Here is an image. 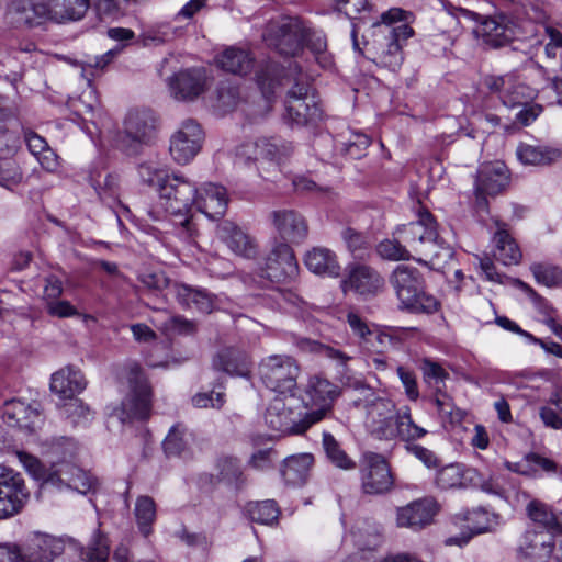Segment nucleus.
Segmentation results:
<instances>
[{"label":"nucleus","mask_w":562,"mask_h":562,"mask_svg":"<svg viewBox=\"0 0 562 562\" xmlns=\"http://www.w3.org/2000/svg\"><path fill=\"white\" fill-rule=\"evenodd\" d=\"M65 544L59 538L34 533L21 550V555L26 562H52L55 557L64 552Z\"/></svg>","instance_id":"obj_25"},{"label":"nucleus","mask_w":562,"mask_h":562,"mask_svg":"<svg viewBox=\"0 0 562 562\" xmlns=\"http://www.w3.org/2000/svg\"><path fill=\"white\" fill-rule=\"evenodd\" d=\"M376 252L382 259L390 261L416 259L398 235L382 240L376 246Z\"/></svg>","instance_id":"obj_50"},{"label":"nucleus","mask_w":562,"mask_h":562,"mask_svg":"<svg viewBox=\"0 0 562 562\" xmlns=\"http://www.w3.org/2000/svg\"><path fill=\"white\" fill-rule=\"evenodd\" d=\"M218 235L235 254L251 258L256 255L255 240L235 223L225 221L218 227Z\"/></svg>","instance_id":"obj_32"},{"label":"nucleus","mask_w":562,"mask_h":562,"mask_svg":"<svg viewBox=\"0 0 562 562\" xmlns=\"http://www.w3.org/2000/svg\"><path fill=\"white\" fill-rule=\"evenodd\" d=\"M308 34V25L296 16L283 18L267 25L262 36L269 46L281 55L296 56L303 48Z\"/></svg>","instance_id":"obj_10"},{"label":"nucleus","mask_w":562,"mask_h":562,"mask_svg":"<svg viewBox=\"0 0 562 562\" xmlns=\"http://www.w3.org/2000/svg\"><path fill=\"white\" fill-rule=\"evenodd\" d=\"M323 446L327 458L338 468L350 470L356 467V463L347 456L340 448V445L330 434L323 435Z\"/></svg>","instance_id":"obj_55"},{"label":"nucleus","mask_w":562,"mask_h":562,"mask_svg":"<svg viewBox=\"0 0 562 562\" xmlns=\"http://www.w3.org/2000/svg\"><path fill=\"white\" fill-rule=\"evenodd\" d=\"M128 392L112 415L122 423L146 420L151 412V386L138 364H131L127 372Z\"/></svg>","instance_id":"obj_6"},{"label":"nucleus","mask_w":562,"mask_h":562,"mask_svg":"<svg viewBox=\"0 0 562 562\" xmlns=\"http://www.w3.org/2000/svg\"><path fill=\"white\" fill-rule=\"evenodd\" d=\"M217 63L225 71L246 75L252 68L254 59L247 50L229 47L217 57Z\"/></svg>","instance_id":"obj_40"},{"label":"nucleus","mask_w":562,"mask_h":562,"mask_svg":"<svg viewBox=\"0 0 562 562\" xmlns=\"http://www.w3.org/2000/svg\"><path fill=\"white\" fill-rule=\"evenodd\" d=\"M135 517L140 532L147 537L151 532V524L156 518V504L149 496L143 495L136 499Z\"/></svg>","instance_id":"obj_51"},{"label":"nucleus","mask_w":562,"mask_h":562,"mask_svg":"<svg viewBox=\"0 0 562 562\" xmlns=\"http://www.w3.org/2000/svg\"><path fill=\"white\" fill-rule=\"evenodd\" d=\"M526 513L530 520L547 529V533H555L562 529L551 506L539 499H531L526 507Z\"/></svg>","instance_id":"obj_41"},{"label":"nucleus","mask_w":562,"mask_h":562,"mask_svg":"<svg viewBox=\"0 0 562 562\" xmlns=\"http://www.w3.org/2000/svg\"><path fill=\"white\" fill-rule=\"evenodd\" d=\"M87 382L79 370L66 367L55 372L50 380V390L61 398H72L85 390Z\"/></svg>","instance_id":"obj_34"},{"label":"nucleus","mask_w":562,"mask_h":562,"mask_svg":"<svg viewBox=\"0 0 562 562\" xmlns=\"http://www.w3.org/2000/svg\"><path fill=\"white\" fill-rule=\"evenodd\" d=\"M247 513L252 521L271 525L278 520L280 509L274 501L267 499L248 504Z\"/></svg>","instance_id":"obj_52"},{"label":"nucleus","mask_w":562,"mask_h":562,"mask_svg":"<svg viewBox=\"0 0 562 562\" xmlns=\"http://www.w3.org/2000/svg\"><path fill=\"white\" fill-rule=\"evenodd\" d=\"M194 205L198 211L211 220L224 216L228 205L227 191L216 183H204L196 188Z\"/></svg>","instance_id":"obj_24"},{"label":"nucleus","mask_w":562,"mask_h":562,"mask_svg":"<svg viewBox=\"0 0 562 562\" xmlns=\"http://www.w3.org/2000/svg\"><path fill=\"white\" fill-rule=\"evenodd\" d=\"M342 385L346 391H351L352 395V404L358 408L364 401V397H369V393H374L375 391L369 386L362 379L346 375L342 378Z\"/></svg>","instance_id":"obj_59"},{"label":"nucleus","mask_w":562,"mask_h":562,"mask_svg":"<svg viewBox=\"0 0 562 562\" xmlns=\"http://www.w3.org/2000/svg\"><path fill=\"white\" fill-rule=\"evenodd\" d=\"M157 130V119L149 110L130 111L124 121L121 145L127 154H136L139 146L149 145Z\"/></svg>","instance_id":"obj_12"},{"label":"nucleus","mask_w":562,"mask_h":562,"mask_svg":"<svg viewBox=\"0 0 562 562\" xmlns=\"http://www.w3.org/2000/svg\"><path fill=\"white\" fill-rule=\"evenodd\" d=\"M294 70L295 74L286 77L293 83L286 94L285 119L293 125L305 126L321 119L322 109L307 75L297 66Z\"/></svg>","instance_id":"obj_4"},{"label":"nucleus","mask_w":562,"mask_h":562,"mask_svg":"<svg viewBox=\"0 0 562 562\" xmlns=\"http://www.w3.org/2000/svg\"><path fill=\"white\" fill-rule=\"evenodd\" d=\"M3 419L11 427H19L31 432L34 431L42 422L37 407H32L19 400L5 402Z\"/></svg>","instance_id":"obj_30"},{"label":"nucleus","mask_w":562,"mask_h":562,"mask_svg":"<svg viewBox=\"0 0 562 562\" xmlns=\"http://www.w3.org/2000/svg\"><path fill=\"white\" fill-rule=\"evenodd\" d=\"M16 21L27 26H36L50 20V10L48 2L33 3L31 1H20L16 4Z\"/></svg>","instance_id":"obj_43"},{"label":"nucleus","mask_w":562,"mask_h":562,"mask_svg":"<svg viewBox=\"0 0 562 562\" xmlns=\"http://www.w3.org/2000/svg\"><path fill=\"white\" fill-rule=\"evenodd\" d=\"M138 280L153 292H161L169 284V279L161 271L145 270L138 276Z\"/></svg>","instance_id":"obj_64"},{"label":"nucleus","mask_w":562,"mask_h":562,"mask_svg":"<svg viewBox=\"0 0 562 562\" xmlns=\"http://www.w3.org/2000/svg\"><path fill=\"white\" fill-rule=\"evenodd\" d=\"M138 176L144 183L156 187L158 193H160L161 187L165 186L171 177L165 167L153 161L140 164L138 166Z\"/></svg>","instance_id":"obj_53"},{"label":"nucleus","mask_w":562,"mask_h":562,"mask_svg":"<svg viewBox=\"0 0 562 562\" xmlns=\"http://www.w3.org/2000/svg\"><path fill=\"white\" fill-rule=\"evenodd\" d=\"M196 188L194 184L180 175H171L170 179L161 187L159 193V206L146 211L153 222H161L166 215L179 218L175 225H179L182 234L191 238L193 226L189 216L191 206L194 204Z\"/></svg>","instance_id":"obj_2"},{"label":"nucleus","mask_w":562,"mask_h":562,"mask_svg":"<svg viewBox=\"0 0 562 562\" xmlns=\"http://www.w3.org/2000/svg\"><path fill=\"white\" fill-rule=\"evenodd\" d=\"M439 512L438 503L431 497L414 501L396 509V526L418 531L429 526Z\"/></svg>","instance_id":"obj_20"},{"label":"nucleus","mask_w":562,"mask_h":562,"mask_svg":"<svg viewBox=\"0 0 562 562\" xmlns=\"http://www.w3.org/2000/svg\"><path fill=\"white\" fill-rule=\"evenodd\" d=\"M414 15L401 8H391L381 14V20L373 23L374 38L369 44L370 59L380 67L396 71L403 64L404 56L401 42L414 36L409 26Z\"/></svg>","instance_id":"obj_1"},{"label":"nucleus","mask_w":562,"mask_h":562,"mask_svg":"<svg viewBox=\"0 0 562 562\" xmlns=\"http://www.w3.org/2000/svg\"><path fill=\"white\" fill-rule=\"evenodd\" d=\"M16 108L0 95V186L12 190L22 181V172L11 158L19 145L16 134L9 130L15 123Z\"/></svg>","instance_id":"obj_5"},{"label":"nucleus","mask_w":562,"mask_h":562,"mask_svg":"<svg viewBox=\"0 0 562 562\" xmlns=\"http://www.w3.org/2000/svg\"><path fill=\"white\" fill-rule=\"evenodd\" d=\"M514 23L506 14L483 16L479 25L473 30L476 38L491 48L507 45L515 37Z\"/></svg>","instance_id":"obj_19"},{"label":"nucleus","mask_w":562,"mask_h":562,"mask_svg":"<svg viewBox=\"0 0 562 562\" xmlns=\"http://www.w3.org/2000/svg\"><path fill=\"white\" fill-rule=\"evenodd\" d=\"M265 420L269 428L282 435L302 434L313 425L307 413L303 416L300 401L294 394L276 396L267 407Z\"/></svg>","instance_id":"obj_7"},{"label":"nucleus","mask_w":562,"mask_h":562,"mask_svg":"<svg viewBox=\"0 0 562 562\" xmlns=\"http://www.w3.org/2000/svg\"><path fill=\"white\" fill-rule=\"evenodd\" d=\"M434 403L441 416H446L450 420L462 418L461 411L456 408L452 398L448 394L438 390L434 395Z\"/></svg>","instance_id":"obj_63"},{"label":"nucleus","mask_w":562,"mask_h":562,"mask_svg":"<svg viewBox=\"0 0 562 562\" xmlns=\"http://www.w3.org/2000/svg\"><path fill=\"white\" fill-rule=\"evenodd\" d=\"M391 432L392 434L387 436L385 440L398 438L406 441L407 445L427 435V430L415 424L413 420L411 408L408 406L398 408Z\"/></svg>","instance_id":"obj_36"},{"label":"nucleus","mask_w":562,"mask_h":562,"mask_svg":"<svg viewBox=\"0 0 562 562\" xmlns=\"http://www.w3.org/2000/svg\"><path fill=\"white\" fill-rule=\"evenodd\" d=\"M259 158L271 162H279L292 151L290 143L281 142L279 138L262 137L256 140Z\"/></svg>","instance_id":"obj_48"},{"label":"nucleus","mask_w":562,"mask_h":562,"mask_svg":"<svg viewBox=\"0 0 562 562\" xmlns=\"http://www.w3.org/2000/svg\"><path fill=\"white\" fill-rule=\"evenodd\" d=\"M451 522L462 529L460 536H453L446 539L447 546L467 544L473 536L491 532L499 525V515L490 513L484 508L472 510H461L451 517Z\"/></svg>","instance_id":"obj_11"},{"label":"nucleus","mask_w":562,"mask_h":562,"mask_svg":"<svg viewBox=\"0 0 562 562\" xmlns=\"http://www.w3.org/2000/svg\"><path fill=\"white\" fill-rule=\"evenodd\" d=\"M300 347L302 349H308L311 351L318 352L328 359L337 361L341 366H345L351 359L350 356H348L347 353H345L344 351H341L339 349H336L331 346L321 344L318 341H312L310 339H303L301 341Z\"/></svg>","instance_id":"obj_58"},{"label":"nucleus","mask_w":562,"mask_h":562,"mask_svg":"<svg viewBox=\"0 0 562 562\" xmlns=\"http://www.w3.org/2000/svg\"><path fill=\"white\" fill-rule=\"evenodd\" d=\"M218 481L238 490L244 486L245 477L240 462L231 456H222L216 462Z\"/></svg>","instance_id":"obj_45"},{"label":"nucleus","mask_w":562,"mask_h":562,"mask_svg":"<svg viewBox=\"0 0 562 562\" xmlns=\"http://www.w3.org/2000/svg\"><path fill=\"white\" fill-rule=\"evenodd\" d=\"M508 181V170L503 162L495 161L481 166L475 181L476 209L485 211L487 209L486 195L501 193Z\"/></svg>","instance_id":"obj_17"},{"label":"nucleus","mask_w":562,"mask_h":562,"mask_svg":"<svg viewBox=\"0 0 562 562\" xmlns=\"http://www.w3.org/2000/svg\"><path fill=\"white\" fill-rule=\"evenodd\" d=\"M251 359L248 353L236 347L220 349L212 360L215 370L231 376L248 378L251 371Z\"/></svg>","instance_id":"obj_26"},{"label":"nucleus","mask_w":562,"mask_h":562,"mask_svg":"<svg viewBox=\"0 0 562 562\" xmlns=\"http://www.w3.org/2000/svg\"><path fill=\"white\" fill-rule=\"evenodd\" d=\"M559 148L520 143L516 148L517 159L527 166H549L561 158Z\"/></svg>","instance_id":"obj_35"},{"label":"nucleus","mask_w":562,"mask_h":562,"mask_svg":"<svg viewBox=\"0 0 562 562\" xmlns=\"http://www.w3.org/2000/svg\"><path fill=\"white\" fill-rule=\"evenodd\" d=\"M363 401L358 408L364 411L368 429L376 438L385 440L392 434V425L398 409L391 398L376 391L369 393V397H364Z\"/></svg>","instance_id":"obj_13"},{"label":"nucleus","mask_w":562,"mask_h":562,"mask_svg":"<svg viewBox=\"0 0 562 562\" xmlns=\"http://www.w3.org/2000/svg\"><path fill=\"white\" fill-rule=\"evenodd\" d=\"M307 395L311 404L319 406L316 411L307 413V417L315 424L323 419L330 409L333 401L338 396V391L336 385L328 380L313 376L308 382Z\"/></svg>","instance_id":"obj_27"},{"label":"nucleus","mask_w":562,"mask_h":562,"mask_svg":"<svg viewBox=\"0 0 562 562\" xmlns=\"http://www.w3.org/2000/svg\"><path fill=\"white\" fill-rule=\"evenodd\" d=\"M304 43L322 68L327 69L333 65V58L327 52V41L322 32L311 30L308 26V34L305 37Z\"/></svg>","instance_id":"obj_49"},{"label":"nucleus","mask_w":562,"mask_h":562,"mask_svg":"<svg viewBox=\"0 0 562 562\" xmlns=\"http://www.w3.org/2000/svg\"><path fill=\"white\" fill-rule=\"evenodd\" d=\"M203 139L200 124L192 119L184 120L170 137L171 157L180 165L190 162L200 151Z\"/></svg>","instance_id":"obj_15"},{"label":"nucleus","mask_w":562,"mask_h":562,"mask_svg":"<svg viewBox=\"0 0 562 562\" xmlns=\"http://www.w3.org/2000/svg\"><path fill=\"white\" fill-rule=\"evenodd\" d=\"M313 457L308 453L292 456L284 461L282 475L289 485L304 484L310 475Z\"/></svg>","instance_id":"obj_38"},{"label":"nucleus","mask_w":562,"mask_h":562,"mask_svg":"<svg viewBox=\"0 0 562 562\" xmlns=\"http://www.w3.org/2000/svg\"><path fill=\"white\" fill-rule=\"evenodd\" d=\"M531 271L538 283L546 286H562V270L552 265L535 263L531 266Z\"/></svg>","instance_id":"obj_56"},{"label":"nucleus","mask_w":562,"mask_h":562,"mask_svg":"<svg viewBox=\"0 0 562 562\" xmlns=\"http://www.w3.org/2000/svg\"><path fill=\"white\" fill-rule=\"evenodd\" d=\"M60 477L56 479L57 484H55V486H66L81 494H86L92 488L93 482L87 476L85 472L76 468L74 464L66 463L60 465Z\"/></svg>","instance_id":"obj_44"},{"label":"nucleus","mask_w":562,"mask_h":562,"mask_svg":"<svg viewBox=\"0 0 562 562\" xmlns=\"http://www.w3.org/2000/svg\"><path fill=\"white\" fill-rule=\"evenodd\" d=\"M24 140L30 153L36 157L37 161L44 169L52 171L57 168V156L48 147L46 140L42 136L33 132H26L24 134Z\"/></svg>","instance_id":"obj_42"},{"label":"nucleus","mask_w":562,"mask_h":562,"mask_svg":"<svg viewBox=\"0 0 562 562\" xmlns=\"http://www.w3.org/2000/svg\"><path fill=\"white\" fill-rule=\"evenodd\" d=\"M389 281L402 308L426 314L438 311L439 302L435 296L424 292V278L416 267L397 265L390 274Z\"/></svg>","instance_id":"obj_3"},{"label":"nucleus","mask_w":562,"mask_h":562,"mask_svg":"<svg viewBox=\"0 0 562 562\" xmlns=\"http://www.w3.org/2000/svg\"><path fill=\"white\" fill-rule=\"evenodd\" d=\"M188 446L186 428L182 425L173 426L164 440V449L168 456H180Z\"/></svg>","instance_id":"obj_57"},{"label":"nucleus","mask_w":562,"mask_h":562,"mask_svg":"<svg viewBox=\"0 0 562 562\" xmlns=\"http://www.w3.org/2000/svg\"><path fill=\"white\" fill-rule=\"evenodd\" d=\"M476 470L461 463H451L441 468L436 475V484L441 490L468 488L475 484Z\"/></svg>","instance_id":"obj_31"},{"label":"nucleus","mask_w":562,"mask_h":562,"mask_svg":"<svg viewBox=\"0 0 562 562\" xmlns=\"http://www.w3.org/2000/svg\"><path fill=\"white\" fill-rule=\"evenodd\" d=\"M404 244H406L411 254L423 255L426 257L437 256L441 239L437 232V224L434 216L427 210L418 212V220L403 225L396 229Z\"/></svg>","instance_id":"obj_9"},{"label":"nucleus","mask_w":562,"mask_h":562,"mask_svg":"<svg viewBox=\"0 0 562 562\" xmlns=\"http://www.w3.org/2000/svg\"><path fill=\"white\" fill-rule=\"evenodd\" d=\"M393 485V479L386 460L378 453L367 452L361 465V486L366 494L386 493Z\"/></svg>","instance_id":"obj_16"},{"label":"nucleus","mask_w":562,"mask_h":562,"mask_svg":"<svg viewBox=\"0 0 562 562\" xmlns=\"http://www.w3.org/2000/svg\"><path fill=\"white\" fill-rule=\"evenodd\" d=\"M77 445L70 438H59L50 447V453L57 462V467L66 464L68 459H72L77 453Z\"/></svg>","instance_id":"obj_60"},{"label":"nucleus","mask_w":562,"mask_h":562,"mask_svg":"<svg viewBox=\"0 0 562 562\" xmlns=\"http://www.w3.org/2000/svg\"><path fill=\"white\" fill-rule=\"evenodd\" d=\"M385 281L381 273L374 268L351 263L347 267L346 277L341 281V289L345 293L352 291L361 296H375L384 288Z\"/></svg>","instance_id":"obj_18"},{"label":"nucleus","mask_w":562,"mask_h":562,"mask_svg":"<svg viewBox=\"0 0 562 562\" xmlns=\"http://www.w3.org/2000/svg\"><path fill=\"white\" fill-rule=\"evenodd\" d=\"M279 68L276 64H267L257 72V82L263 94V106L266 111H270L271 103L269 95L273 93L274 88L279 85Z\"/></svg>","instance_id":"obj_54"},{"label":"nucleus","mask_w":562,"mask_h":562,"mask_svg":"<svg viewBox=\"0 0 562 562\" xmlns=\"http://www.w3.org/2000/svg\"><path fill=\"white\" fill-rule=\"evenodd\" d=\"M304 265L312 273L321 277L337 278L341 272L336 252L326 247H313L307 250Z\"/></svg>","instance_id":"obj_29"},{"label":"nucleus","mask_w":562,"mask_h":562,"mask_svg":"<svg viewBox=\"0 0 562 562\" xmlns=\"http://www.w3.org/2000/svg\"><path fill=\"white\" fill-rule=\"evenodd\" d=\"M484 85L491 91L501 93L503 103L507 106H515L524 102V94L520 91L524 87L515 85L512 76H488L484 79Z\"/></svg>","instance_id":"obj_37"},{"label":"nucleus","mask_w":562,"mask_h":562,"mask_svg":"<svg viewBox=\"0 0 562 562\" xmlns=\"http://www.w3.org/2000/svg\"><path fill=\"white\" fill-rule=\"evenodd\" d=\"M269 278L288 279L297 273V262L292 248L286 243H279L274 246L266 262Z\"/></svg>","instance_id":"obj_28"},{"label":"nucleus","mask_w":562,"mask_h":562,"mask_svg":"<svg viewBox=\"0 0 562 562\" xmlns=\"http://www.w3.org/2000/svg\"><path fill=\"white\" fill-rule=\"evenodd\" d=\"M29 496L30 493L21 473L0 464V519L18 514Z\"/></svg>","instance_id":"obj_14"},{"label":"nucleus","mask_w":562,"mask_h":562,"mask_svg":"<svg viewBox=\"0 0 562 562\" xmlns=\"http://www.w3.org/2000/svg\"><path fill=\"white\" fill-rule=\"evenodd\" d=\"M269 217L282 243H300L307 236L306 220L294 210H274Z\"/></svg>","instance_id":"obj_23"},{"label":"nucleus","mask_w":562,"mask_h":562,"mask_svg":"<svg viewBox=\"0 0 562 562\" xmlns=\"http://www.w3.org/2000/svg\"><path fill=\"white\" fill-rule=\"evenodd\" d=\"M259 376L271 391L279 394H294L301 368L289 355H270L260 360Z\"/></svg>","instance_id":"obj_8"},{"label":"nucleus","mask_w":562,"mask_h":562,"mask_svg":"<svg viewBox=\"0 0 562 562\" xmlns=\"http://www.w3.org/2000/svg\"><path fill=\"white\" fill-rule=\"evenodd\" d=\"M207 86L203 68L183 69L168 79L171 95L179 101H192L201 95Z\"/></svg>","instance_id":"obj_21"},{"label":"nucleus","mask_w":562,"mask_h":562,"mask_svg":"<svg viewBox=\"0 0 562 562\" xmlns=\"http://www.w3.org/2000/svg\"><path fill=\"white\" fill-rule=\"evenodd\" d=\"M496 232L493 236L494 257L505 266L517 265L522 254L516 240L507 231L505 223L495 220Z\"/></svg>","instance_id":"obj_33"},{"label":"nucleus","mask_w":562,"mask_h":562,"mask_svg":"<svg viewBox=\"0 0 562 562\" xmlns=\"http://www.w3.org/2000/svg\"><path fill=\"white\" fill-rule=\"evenodd\" d=\"M553 548L552 535L529 529L521 536L517 553L519 559L525 562H548Z\"/></svg>","instance_id":"obj_22"},{"label":"nucleus","mask_w":562,"mask_h":562,"mask_svg":"<svg viewBox=\"0 0 562 562\" xmlns=\"http://www.w3.org/2000/svg\"><path fill=\"white\" fill-rule=\"evenodd\" d=\"M342 238L356 258H364L369 249L368 238L352 228H346L342 232Z\"/></svg>","instance_id":"obj_61"},{"label":"nucleus","mask_w":562,"mask_h":562,"mask_svg":"<svg viewBox=\"0 0 562 562\" xmlns=\"http://www.w3.org/2000/svg\"><path fill=\"white\" fill-rule=\"evenodd\" d=\"M177 297L180 303L203 313H210L214 304L213 296L210 293L189 285H179L177 288Z\"/></svg>","instance_id":"obj_46"},{"label":"nucleus","mask_w":562,"mask_h":562,"mask_svg":"<svg viewBox=\"0 0 562 562\" xmlns=\"http://www.w3.org/2000/svg\"><path fill=\"white\" fill-rule=\"evenodd\" d=\"M256 142L243 143L235 148L234 164L237 167H250L255 161H259V154L257 153Z\"/></svg>","instance_id":"obj_62"},{"label":"nucleus","mask_w":562,"mask_h":562,"mask_svg":"<svg viewBox=\"0 0 562 562\" xmlns=\"http://www.w3.org/2000/svg\"><path fill=\"white\" fill-rule=\"evenodd\" d=\"M109 555V539L101 531H97L88 546L81 549L78 562H108Z\"/></svg>","instance_id":"obj_47"},{"label":"nucleus","mask_w":562,"mask_h":562,"mask_svg":"<svg viewBox=\"0 0 562 562\" xmlns=\"http://www.w3.org/2000/svg\"><path fill=\"white\" fill-rule=\"evenodd\" d=\"M16 457L27 473L35 480L42 481L44 485L50 484L55 486L57 484L56 479L60 477V467L53 465L50 469H47L36 457L24 451H16Z\"/></svg>","instance_id":"obj_39"}]
</instances>
